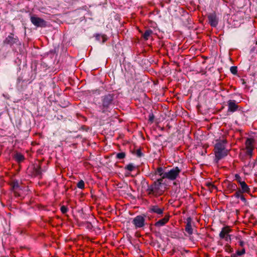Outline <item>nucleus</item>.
Returning <instances> with one entry per match:
<instances>
[{
	"instance_id": "nucleus-32",
	"label": "nucleus",
	"mask_w": 257,
	"mask_h": 257,
	"mask_svg": "<svg viewBox=\"0 0 257 257\" xmlns=\"http://www.w3.org/2000/svg\"><path fill=\"white\" fill-rule=\"evenodd\" d=\"M136 154H137V156L141 157L142 155L141 150H140V149L137 150V151H136Z\"/></svg>"
},
{
	"instance_id": "nucleus-30",
	"label": "nucleus",
	"mask_w": 257,
	"mask_h": 257,
	"mask_svg": "<svg viewBox=\"0 0 257 257\" xmlns=\"http://www.w3.org/2000/svg\"><path fill=\"white\" fill-rule=\"evenodd\" d=\"M225 250L228 252H231L232 251V248L229 245H226L225 246Z\"/></svg>"
},
{
	"instance_id": "nucleus-27",
	"label": "nucleus",
	"mask_w": 257,
	"mask_h": 257,
	"mask_svg": "<svg viewBox=\"0 0 257 257\" xmlns=\"http://www.w3.org/2000/svg\"><path fill=\"white\" fill-rule=\"evenodd\" d=\"M243 192L241 191V190H238L236 191L234 194V196L236 198H240V196L242 195Z\"/></svg>"
},
{
	"instance_id": "nucleus-13",
	"label": "nucleus",
	"mask_w": 257,
	"mask_h": 257,
	"mask_svg": "<svg viewBox=\"0 0 257 257\" xmlns=\"http://www.w3.org/2000/svg\"><path fill=\"white\" fill-rule=\"evenodd\" d=\"M209 23L213 27H215L218 24V20L215 13H210L208 16Z\"/></svg>"
},
{
	"instance_id": "nucleus-31",
	"label": "nucleus",
	"mask_w": 257,
	"mask_h": 257,
	"mask_svg": "<svg viewBox=\"0 0 257 257\" xmlns=\"http://www.w3.org/2000/svg\"><path fill=\"white\" fill-rule=\"evenodd\" d=\"M154 115L153 113L152 114H150L149 115V121H151V122H153L154 121Z\"/></svg>"
},
{
	"instance_id": "nucleus-5",
	"label": "nucleus",
	"mask_w": 257,
	"mask_h": 257,
	"mask_svg": "<svg viewBox=\"0 0 257 257\" xmlns=\"http://www.w3.org/2000/svg\"><path fill=\"white\" fill-rule=\"evenodd\" d=\"M31 22L37 27L44 28L47 26L46 22L43 19L33 16L31 17Z\"/></svg>"
},
{
	"instance_id": "nucleus-4",
	"label": "nucleus",
	"mask_w": 257,
	"mask_h": 257,
	"mask_svg": "<svg viewBox=\"0 0 257 257\" xmlns=\"http://www.w3.org/2000/svg\"><path fill=\"white\" fill-rule=\"evenodd\" d=\"M181 171L182 169L181 168L178 166L173 167L170 170L166 171L165 177L169 180L175 181L180 177Z\"/></svg>"
},
{
	"instance_id": "nucleus-3",
	"label": "nucleus",
	"mask_w": 257,
	"mask_h": 257,
	"mask_svg": "<svg viewBox=\"0 0 257 257\" xmlns=\"http://www.w3.org/2000/svg\"><path fill=\"white\" fill-rule=\"evenodd\" d=\"M162 182L161 180H157L152 184L149 185L146 192L150 197H158L162 195L164 191L162 189Z\"/></svg>"
},
{
	"instance_id": "nucleus-17",
	"label": "nucleus",
	"mask_w": 257,
	"mask_h": 257,
	"mask_svg": "<svg viewBox=\"0 0 257 257\" xmlns=\"http://www.w3.org/2000/svg\"><path fill=\"white\" fill-rule=\"evenodd\" d=\"M10 186L11 190L14 192L15 196H19V195L16 191L20 187L18 181L17 180L12 181L10 183Z\"/></svg>"
},
{
	"instance_id": "nucleus-11",
	"label": "nucleus",
	"mask_w": 257,
	"mask_h": 257,
	"mask_svg": "<svg viewBox=\"0 0 257 257\" xmlns=\"http://www.w3.org/2000/svg\"><path fill=\"white\" fill-rule=\"evenodd\" d=\"M170 215L169 213L165 215L164 217L155 222L154 225L156 227H161L165 225L169 220Z\"/></svg>"
},
{
	"instance_id": "nucleus-34",
	"label": "nucleus",
	"mask_w": 257,
	"mask_h": 257,
	"mask_svg": "<svg viewBox=\"0 0 257 257\" xmlns=\"http://www.w3.org/2000/svg\"><path fill=\"white\" fill-rule=\"evenodd\" d=\"M99 38H101L103 39V40H102V42L103 43H104L105 42V38L104 36H100L99 35H98L96 36V38L97 39H99Z\"/></svg>"
},
{
	"instance_id": "nucleus-23",
	"label": "nucleus",
	"mask_w": 257,
	"mask_h": 257,
	"mask_svg": "<svg viewBox=\"0 0 257 257\" xmlns=\"http://www.w3.org/2000/svg\"><path fill=\"white\" fill-rule=\"evenodd\" d=\"M77 186L78 188H79L80 189H84V186H85V184H84V181L82 180H81L80 181H79L77 184Z\"/></svg>"
},
{
	"instance_id": "nucleus-21",
	"label": "nucleus",
	"mask_w": 257,
	"mask_h": 257,
	"mask_svg": "<svg viewBox=\"0 0 257 257\" xmlns=\"http://www.w3.org/2000/svg\"><path fill=\"white\" fill-rule=\"evenodd\" d=\"M227 188L232 192L236 190L237 186L235 183H230L227 186Z\"/></svg>"
},
{
	"instance_id": "nucleus-2",
	"label": "nucleus",
	"mask_w": 257,
	"mask_h": 257,
	"mask_svg": "<svg viewBox=\"0 0 257 257\" xmlns=\"http://www.w3.org/2000/svg\"><path fill=\"white\" fill-rule=\"evenodd\" d=\"M114 103V94L107 93L101 98V105H99L100 111L103 113L110 112Z\"/></svg>"
},
{
	"instance_id": "nucleus-29",
	"label": "nucleus",
	"mask_w": 257,
	"mask_h": 257,
	"mask_svg": "<svg viewBox=\"0 0 257 257\" xmlns=\"http://www.w3.org/2000/svg\"><path fill=\"white\" fill-rule=\"evenodd\" d=\"M207 186H208V188L211 190H213L214 189L216 188V186L212 184L211 183H207Z\"/></svg>"
},
{
	"instance_id": "nucleus-22",
	"label": "nucleus",
	"mask_w": 257,
	"mask_h": 257,
	"mask_svg": "<svg viewBox=\"0 0 257 257\" xmlns=\"http://www.w3.org/2000/svg\"><path fill=\"white\" fill-rule=\"evenodd\" d=\"M135 168V166L133 164H129L126 166H125V169L131 172L133 171Z\"/></svg>"
},
{
	"instance_id": "nucleus-16",
	"label": "nucleus",
	"mask_w": 257,
	"mask_h": 257,
	"mask_svg": "<svg viewBox=\"0 0 257 257\" xmlns=\"http://www.w3.org/2000/svg\"><path fill=\"white\" fill-rule=\"evenodd\" d=\"M155 173L161 176V178L157 180H161V182H163V180L166 179L165 174H166V171H165V168L162 167L157 168Z\"/></svg>"
},
{
	"instance_id": "nucleus-6",
	"label": "nucleus",
	"mask_w": 257,
	"mask_h": 257,
	"mask_svg": "<svg viewBox=\"0 0 257 257\" xmlns=\"http://www.w3.org/2000/svg\"><path fill=\"white\" fill-rule=\"evenodd\" d=\"M232 231L229 226H226L223 227L219 233V237L221 239H224L225 241L231 240V236L229 233Z\"/></svg>"
},
{
	"instance_id": "nucleus-10",
	"label": "nucleus",
	"mask_w": 257,
	"mask_h": 257,
	"mask_svg": "<svg viewBox=\"0 0 257 257\" xmlns=\"http://www.w3.org/2000/svg\"><path fill=\"white\" fill-rule=\"evenodd\" d=\"M19 41V39L17 37H14L13 33H11L3 41L5 45H10V46L16 44Z\"/></svg>"
},
{
	"instance_id": "nucleus-14",
	"label": "nucleus",
	"mask_w": 257,
	"mask_h": 257,
	"mask_svg": "<svg viewBox=\"0 0 257 257\" xmlns=\"http://www.w3.org/2000/svg\"><path fill=\"white\" fill-rule=\"evenodd\" d=\"M192 218L189 217L186 219V225L185 227V230L189 235H192L193 232V229L192 227Z\"/></svg>"
},
{
	"instance_id": "nucleus-28",
	"label": "nucleus",
	"mask_w": 257,
	"mask_h": 257,
	"mask_svg": "<svg viewBox=\"0 0 257 257\" xmlns=\"http://www.w3.org/2000/svg\"><path fill=\"white\" fill-rule=\"evenodd\" d=\"M61 211L63 214L66 213L68 211V208L65 206H62L60 208Z\"/></svg>"
},
{
	"instance_id": "nucleus-37",
	"label": "nucleus",
	"mask_w": 257,
	"mask_h": 257,
	"mask_svg": "<svg viewBox=\"0 0 257 257\" xmlns=\"http://www.w3.org/2000/svg\"><path fill=\"white\" fill-rule=\"evenodd\" d=\"M230 257H237V256L236 254H232L231 255Z\"/></svg>"
},
{
	"instance_id": "nucleus-36",
	"label": "nucleus",
	"mask_w": 257,
	"mask_h": 257,
	"mask_svg": "<svg viewBox=\"0 0 257 257\" xmlns=\"http://www.w3.org/2000/svg\"><path fill=\"white\" fill-rule=\"evenodd\" d=\"M240 199L243 201V202H245L246 201V199L245 198V197H244L243 195H241L240 197Z\"/></svg>"
},
{
	"instance_id": "nucleus-1",
	"label": "nucleus",
	"mask_w": 257,
	"mask_h": 257,
	"mask_svg": "<svg viewBox=\"0 0 257 257\" xmlns=\"http://www.w3.org/2000/svg\"><path fill=\"white\" fill-rule=\"evenodd\" d=\"M227 141L226 139L217 140L214 145V152L216 162L226 156L228 150L226 148Z\"/></svg>"
},
{
	"instance_id": "nucleus-38",
	"label": "nucleus",
	"mask_w": 257,
	"mask_h": 257,
	"mask_svg": "<svg viewBox=\"0 0 257 257\" xmlns=\"http://www.w3.org/2000/svg\"><path fill=\"white\" fill-rule=\"evenodd\" d=\"M173 184H174V185H176V182H174V183H173Z\"/></svg>"
},
{
	"instance_id": "nucleus-39",
	"label": "nucleus",
	"mask_w": 257,
	"mask_h": 257,
	"mask_svg": "<svg viewBox=\"0 0 257 257\" xmlns=\"http://www.w3.org/2000/svg\"><path fill=\"white\" fill-rule=\"evenodd\" d=\"M256 54H257V50H256Z\"/></svg>"
},
{
	"instance_id": "nucleus-12",
	"label": "nucleus",
	"mask_w": 257,
	"mask_h": 257,
	"mask_svg": "<svg viewBox=\"0 0 257 257\" xmlns=\"http://www.w3.org/2000/svg\"><path fill=\"white\" fill-rule=\"evenodd\" d=\"M227 103L228 112H234L236 111L239 107V106L236 104L235 100H229Z\"/></svg>"
},
{
	"instance_id": "nucleus-25",
	"label": "nucleus",
	"mask_w": 257,
	"mask_h": 257,
	"mask_svg": "<svg viewBox=\"0 0 257 257\" xmlns=\"http://www.w3.org/2000/svg\"><path fill=\"white\" fill-rule=\"evenodd\" d=\"M230 71L234 75H236L237 73V67L236 66H231Z\"/></svg>"
},
{
	"instance_id": "nucleus-18",
	"label": "nucleus",
	"mask_w": 257,
	"mask_h": 257,
	"mask_svg": "<svg viewBox=\"0 0 257 257\" xmlns=\"http://www.w3.org/2000/svg\"><path fill=\"white\" fill-rule=\"evenodd\" d=\"M240 185L241 187V191L243 193H249L250 189L244 181L240 182Z\"/></svg>"
},
{
	"instance_id": "nucleus-24",
	"label": "nucleus",
	"mask_w": 257,
	"mask_h": 257,
	"mask_svg": "<svg viewBox=\"0 0 257 257\" xmlns=\"http://www.w3.org/2000/svg\"><path fill=\"white\" fill-rule=\"evenodd\" d=\"M125 157V154L124 152L117 153L116 155V158L118 159H122Z\"/></svg>"
},
{
	"instance_id": "nucleus-20",
	"label": "nucleus",
	"mask_w": 257,
	"mask_h": 257,
	"mask_svg": "<svg viewBox=\"0 0 257 257\" xmlns=\"http://www.w3.org/2000/svg\"><path fill=\"white\" fill-rule=\"evenodd\" d=\"M14 158L18 163L23 162L25 159L24 155L21 153H16L14 156Z\"/></svg>"
},
{
	"instance_id": "nucleus-35",
	"label": "nucleus",
	"mask_w": 257,
	"mask_h": 257,
	"mask_svg": "<svg viewBox=\"0 0 257 257\" xmlns=\"http://www.w3.org/2000/svg\"><path fill=\"white\" fill-rule=\"evenodd\" d=\"M235 177L236 178V180H237V182L240 184V182H242L241 181L240 177L238 175H236Z\"/></svg>"
},
{
	"instance_id": "nucleus-19",
	"label": "nucleus",
	"mask_w": 257,
	"mask_h": 257,
	"mask_svg": "<svg viewBox=\"0 0 257 257\" xmlns=\"http://www.w3.org/2000/svg\"><path fill=\"white\" fill-rule=\"evenodd\" d=\"M153 32L152 30L148 29L145 31V33L142 35V38L144 40H148L150 37L153 34Z\"/></svg>"
},
{
	"instance_id": "nucleus-26",
	"label": "nucleus",
	"mask_w": 257,
	"mask_h": 257,
	"mask_svg": "<svg viewBox=\"0 0 257 257\" xmlns=\"http://www.w3.org/2000/svg\"><path fill=\"white\" fill-rule=\"evenodd\" d=\"M245 252V248L244 247H243L241 250H237L236 252V254L237 255H242L243 254H244Z\"/></svg>"
},
{
	"instance_id": "nucleus-8",
	"label": "nucleus",
	"mask_w": 257,
	"mask_h": 257,
	"mask_svg": "<svg viewBox=\"0 0 257 257\" xmlns=\"http://www.w3.org/2000/svg\"><path fill=\"white\" fill-rule=\"evenodd\" d=\"M145 217L142 215H138L135 217L132 221L136 228H141L145 225Z\"/></svg>"
},
{
	"instance_id": "nucleus-33",
	"label": "nucleus",
	"mask_w": 257,
	"mask_h": 257,
	"mask_svg": "<svg viewBox=\"0 0 257 257\" xmlns=\"http://www.w3.org/2000/svg\"><path fill=\"white\" fill-rule=\"evenodd\" d=\"M239 245L242 247H244V242L243 241L241 240V239L239 240Z\"/></svg>"
},
{
	"instance_id": "nucleus-7",
	"label": "nucleus",
	"mask_w": 257,
	"mask_h": 257,
	"mask_svg": "<svg viewBox=\"0 0 257 257\" xmlns=\"http://www.w3.org/2000/svg\"><path fill=\"white\" fill-rule=\"evenodd\" d=\"M164 209V207L161 208L157 205H151L149 207V212L157 214L159 217L163 216Z\"/></svg>"
},
{
	"instance_id": "nucleus-9",
	"label": "nucleus",
	"mask_w": 257,
	"mask_h": 257,
	"mask_svg": "<svg viewBox=\"0 0 257 257\" xmlns=\"http://www.w3.org/2000/svg\"><path fill=\"white\" fill-rule=\"evenodd\" d=\"M254 140L253 139L248 138L245 142V147L246 149V153L249 156H252V151L254 149Z\"/></svg>"
},
{
	"instance_id": "nucleus-15",
	"label": "nucleus",
	"mask_w": 257,
	"mask_h": 257,
	"mask_svg": "<svg viewBox=\"0 0 257 257\" xmlns=\"http://www.w3.org/2000/svg\"><path fill=\"white\" fill-rule=\"evenodd\" d=\"M32 173L35 177H39V178L42 177V170L40 165H36L34 166Z\"/></svg>"
}]
</instances>
